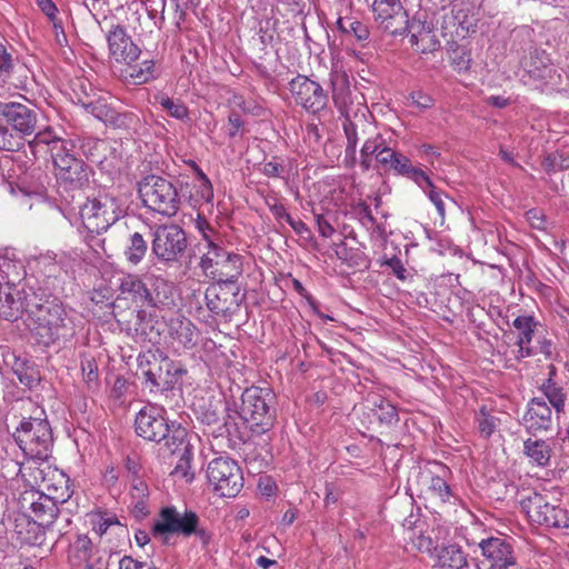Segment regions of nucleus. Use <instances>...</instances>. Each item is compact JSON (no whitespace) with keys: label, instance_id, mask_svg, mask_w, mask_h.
Returning <instances> with one entry per match:
<instances>
[{"label":"nucleus","instance_id":"obj_1","mask_svg":"<svg viewBox=\"0 0 569 569\" xmlns=\"http://www.w3.org/2000/svg\"><path fill=\"white\" fill-rule=\"evenodd\" d=\"M23 299L24 322L39 345L49 347L74 336V321L62 303L54 299H43L31 288Z\"/></svg>","mask_w":569,"mask_h":569},{"label":"nucleus","instance_id":"obj_2","mask_svg":"<svg viewBox=\"0 0 569 569\" xmlns=\"http://www.w3.org/2000/svg\"><path fill=\"white\" fill-rule=\"evenodd\" d=\"M29 147L33 154H50L56 177L61 187L67 190H79L89 181L86 163L71 152L73 143L60 138L51 128L39 131Z\"/></svg>","mask_w":569,"mask_h":569},{"label":"nucleus","instance_id":"obj_3","mask_svg":"<svg viewBox=\"0 0 569 569\" xmlns=\"http://www.w3.org/2000/svg\"><path fill=\"white\" fill-rule=\"evenodd\" d=\"M163 408L148 405L137 413L134 419V431L144 440L161 443L159 452H173L183 445L188 431L176 421L169 422L163 416Z\"/></svg>","mask_w":569,"mask_h":569},{"label":"nucleus","instance_id":"obj_4","mask_svg":"<svg viewBox=\"0 0 569 569\" xmlns=\"http://www.w3.org/2000/svg\"><path fill=\"white\" fill-rule=\"evenodd\" d=\"M237 415L252 435L261 436L268 432L276 421V395L270 388H246Z\"/></svg>","mask_w":569,"mask_h":569},{"label":"nucleus","instance_id":"obj_5","mask_svg":"<svg viewBox=\"0 0 569 569\" xmlns=\"http://www.w3.org/2000/svg\"><path fill=\"white\" fill-rule=\"evenodd\" d=\"M13 438L27 459L44 461L51 455L52 429L43 410L23 418L16 428Z\"/></svg>","mask_w":569,"mask_h":569},{"label":"nucleus","instance_id":"obj_6","mask_svg":"<svg viewBox=\"0 0 569 569\" xmlns=\"http://www.w3.org/2000/svg\"><path fill=\"white\" fill-rule=\"evenodd\" d=\"M138 193L148 210L160 216L174 217L181 207L176 181L158 174H148L138 182Z\"/></svg>","mask_w":569,"mask_h":569},{"label":"nucleus","instance_id":"obj_7","mask_svg":"<svg viewBox=\"0 0 569 569\" xmlns=\"http://www.w3.org/2000/svg\"><path fill=\"white\" fill-rule=\"evenodd\" d=\"M202 256L199 266L203 273L220 283H234L242 274V256L229 252L203 232Z\"/></svg>","mask_w":569,"mask_h":569},{"label":"nucleus","instance_id":"obj_8","mask_svg":"<svg viewBox=\"0 0 569 569\" xmlns=\"http://www.w3.org/2000/svg\"><path fill=\"white\" fill-rule=\"evenodd\" d=\"M331 83L332 99L345 117L342 127L347 138L346 154L355 158L358 142L367 136L373 134L376 126L367 119L365 112H355L351 117L347 110H343L349 92L348 80L345 74L336 76Z\"/></svg>","mask_w":569,"mask_h":569},{"label":"nucleus","instance_id":"obj_9","mask_svg":"<svg viewBox=\"0 0 569 569\" xmlns=\"http://www.w3.org/2000/svg\"><path fill=\"white\" fill-rule=\"evenodd\" d=\"M139 368L144 377V386L150 392L167 391L187 373L179 363L161 353H147L139 357Z\"/></svg>","mask_w":569,"mask_h":569},{"label":"nucleus","instance_id":"obj_10","mask_svg":"<svg viewBox=\"0 0 569 569\" xmlns=\"http://www.w3.org/2000/svg\"><path fill=\"white\" fill-rule=\"evenodd\" d=\"M187 248V234L178 224H159L152 230L151 252L166 267L180 263Z\"/></svg>","mask_w":569,"mask_h":569},{"label":"nucleus","instance_id":"obj_11","mask_svg":"<svg viewBox=\"0 0 569 569\" xmlns=\"http://www.w3.org/2000/svg\"><path fill=\"white\" fill-rule=\"evenodd\" d=\"M207 479L220 497L233 498L243 487V476L238 462L230 457L212 459L207 467Z\"/></svg>","mask_w":569,"mask_h":569},{"label":"nucleus","instance_id":"obj_12","mask_svg":"<svg viewBox=\"0 0 569 569\" xmlns=\"http://www.w3.org/2000/svg\"><path fill=\"white\" fill-rule=\"evenodd\" d=\"M124 210L118 203L114 197L108 194L88 199L80 207V217L82 223L88 231L92 233H101L107 231L109 227L116 223L122 216Z\"/></svg>","mask_w":569,"mask_h":569},{"label":"nucleus","instance_id":"obj_13","mask_svg":"<svg viewBox=\"0 0 569 569\" xmlns=\"http://www.w3.org/2000/svg\"><path fill=\"white\" fill-rule=\"evenodd\" d=\"M529 519L548 529H568L569 511L552 503L548 493L532 492L521 501Z\"/></svg>","mask_w":569,"mask_h":569},{"label":"nucleus","instance_id":"obj_14","mask_svg":"<svg viewBox=\"0 0 569 569\" xmlns=\"http://www.w3.org/2000/svg\"><path fill=\"white\" fill-rule=\"evenodd\" d=\"M193 510L186 509L179 512L174 506L160 509L151 526V535L159 538L163 545H169L170 535H181L189 538L192 525L197 518Z\"/></svg>","mask_w":569,"mask_h":569},{"label":"nucleus","instance_id":"obj_15","mask_svg":"<svg viewBox=\"0 0 569 569\" xmlns=\"http://www.w3.org/2000/svg\"><path fill=\"white\" fill-rule=\"evenodd\" d=\"M82 106L88 113L114 130L137 132L141 128V120L138 113L117 109L102 98L82 102Z\"/></svg>","mask_w":569,"mask_h":569},{"label":"nucleus","instance_id":"obj_16","mask_svg":"<svg viewBox=\"0 0 569 569\" xmlns=\"http://www.w3.org/2000/svg\"><path fill=\"white\" fill-rule=\"evenodd\" d=\"M36 498L31 501L30 509L33 513L34 522L38 526L47 528L52 532L62 536L71 525L69 513H64L50 499L49 493H33Z\"/></svg>","mask_w":569,"mask_h":569},{"label":"nucleus","instance_id":"obj_17","mask_svg":"<svg viewBox=\"0 0 569 569\" xmlns=\"http://www.w3.org/2000/svg\"><path fill=\"white\" fill-rule=\"evenodd\" d=\"M378 27L391 36H403L409 29V16L400 0H375L372 4Z\"/></svg>","mask_w":569,"mask_h":569},{"label":"nucleus","instance_id":"obj_18","mask_svg":"<svg viewBox=\"0 0 569 569\" xmlns=\"http://www.w3.org/2000/svg\"><path fill=\"white\" fill-rule=\"evenodd\" d=\"M289 90L297 104L303 107L312 113L323 110L328 102V97L322 87L310 80L306 76L298 74L289 82Z\"/></svg>","mask_w":569,"mask_h":569},{"label":"nucleus","instance_id":"obj_19","mask_svg":"<svg viewBox=\"0 0 569 569\" xmlns=\"http://www.w3.org/2000/svg\"><path fill=\"white\" fill-rule=\"evenodd\" d=\"M478 546L488 562L487 569H513L517 567L513 547L507 538L489 537L482 539Z\"/></svg>","mask_w":569,"mask_h":569},{"label":"nucleus","instance_id":"obj_20","mask_svg":"<svg viewBox=\"0 0 569 569\" xmlns=\"http://www.w3.org/2000/svg\"><path fill=\"white\" fill-rule=\"evenodd\" d=\"M29 73L28 67L13 56V49L0 43V87L24 89Z\"/></svg>","mask_w":569,"mask_h":569},{"label":"nucleus","instance_id":"obj_21","mask_svg":"<svg viewBox=\"0 0 569 569\" xmlns=\"http://www.w3.org/2000/svg\"><path fill=\"white\" fill-rule=\"evenodd\" d=\"M107 41L110 56L117 62L130 64L136 62L141 54L140 48L133 43L121 26H114L109 30Z\"/></svg>","mask_w":569,"mask_h":569},{"label":"nucleus","instance_id":"obj_22","mask_svg":"<svg viewBox=\"0 0 569 569\" xmlns=\"http://www.w3.org/2000/svg\"><path fill=\"white\" fill-rule=\"evenodd\" d=\"M520 423L532 435L551 429L552 412L543 398H532L528 402Z\"/></svg>","mask_w":569,"mask_h":569},{"label":"nucleus","instance_id":"obj_23","mask_svg":"<svg viewBox=\"0 0 569 569\" xmlns=\"http://www.w3.org/2000/svg\"><path fill=\"white\" fill-rule=\"evenodd\" d=\"M3 118L21 137L33 133L37 128V111L21 102L10 101Z\"/></svg>","mask_w":569,"mask_h":569},{"label":"nucleus","instance_id":"obj_24","mask_svg":"<svg viewBox=\"0 0 569 569\" xmlns=\"http://www.w3.org/2000/svg\"><path fill=\"white\" fill-rule=\"evenodd\" d=\"M538 322L533 316H518L512 327L517 331L516 346L518 347L517 359H523L536 355L531 341L537 330Z\"/></svg>","mask_w":569,"mask_h":569},{"label":"nucleus","instance_id":"obj_25","mask_svg":"<svg viewBox=\"0 0 569 569\" xmlns=\"http://www.w3.org/2000/svg\"><path fill=\"white\" fill-rule=\"evenodd\" d=\"M118 290L124 298H130L134 302L148 306L156 305L150 290L138 274H123L119 279Z\"/></svg>","mask_w":569,"mask_h":569},{"label":"nucleus","instance_id":"obj_26","mask_svg":"<svg viewBox=\"0 0 569 569\" xmlns=\"http://www.w3.org/2000/svg\"><path fill=\"white\" fill-rule=\"evenodd\" d=\"M446 21L455 28L457 37L465 38L469 32L476 31L478 18L469 3L460 2L453 4L451 14Z\"/></svg>","mask_w":569,"mask_h":569},{"label":"nucleus","instance_id":"obj_27","mask_svg":"<svg viewBox=\"0 0 569 569\" xmlns=\"http://www.w3.org/2000/svg\"><path fill=\"white\" fill-rule=\"evenodd\" d=\"M367 402L371 405L368 408V417L372 416L375 418V420H370L371 425L390 428L398 423V410L390 401L376 395L372 398L368 397Z\"/></svg>","mask_w":569,"mask_h":569},{"label":"nucleus","instance_id":"obj_28","mask_svg":"<svg viewBox=\"0 0 569 569\" xmlns=\"http://www.w3.org/2000/svg\"><path fill=\"white\" fill-rule=\"evenodd\" d=\"M549 377L541 385V391L548 399L549 403L553 407L557 417L566 412V405L569 401V388L565 389L562 386L555 381L556 367L550 365Z\"/></svg>","mask_w":569,"mask_h":569},{"label":"nucleus","instance_id":"obj_29","mask_svg":"<svg viewBox=\"0 0 569 569\" xmlns=\"http://www.w3.org/2000/svg\"><path fill=\"white\" fill-rule=\"evenodd\" d=\"M437 567L439 569H478V565L471 568L468 556L457 545L442 547L437 553Z\"/></svg>","mask_w":569,"mask_h":569},{"label":"nucleus","instance_id":"obj_30","mask_svg":"<svg viewBox=\"0 0 569 569\" xmlns=\"http://www.w3.org/2000/svg\"><path fill=\"white\" fill-rule=\"evenodd\" d=\"M194 170L196 181L192 187L193 190L189 193V203L193 208L202 203H209L213 198V188L208 177L197 164H194Z\"/></svg>","mask_w":569,"mask_h":569},{"label":"nucleus","instance_id":"obj_31","mask_svg":"<svg viewBox=\"0 0 569 569\" xmlns=\"http://www.w3.org/2000/svg\"><path fill=\"white\" fill-rule=\"evenodd\" d=\"M99 549L94 548L89 537L79 535L70 545L68 559L73 569H81L84 560L89 556L97 553Z\"/></svg>","mask_w":569,"mask_h":569},{"label":"nucleus","instance_id":"obj_32","mask_svg":"<svg viewBox=\"0 0 569 569\" xmlns=\"http://www.w3.org/2000/svg\"><path fill=\"white\" fill-rule=\"evenodd\" d=\"M24 269L21 262L13 261L7 257H0V280L7 289L22 288L21 281L24 277Z\"/></svg>","mask_w":569,"mask_h":569},{"label":"nucleus","instance_id":"obj_33","mask_svg":"<svg viewBox=\"0 0 569 569\" xmlns=\"http://www.w3.org/2000/svg\"><path fill=\"white\" fill-rule=\"evenodd\" d=\"M126 78L134 84L148 83L158 78L159 73L153 60H143L141 63L127 64Z\"/></svg>","mask_w":569,"mask_h":569},{"label":"nucleus","instance_id":"obj_34","mask_svg":"<svg viewBox=\"0 0 569 569\" xmlns=\"http://www.w3.org/2000/svg\"><path fill=\"white\" fill-rule=\"evenodd\" d=\"M176 453H180V457L172 473L183 477L187 481H191L193 479V475L190 473V467L193 453L187 437L184 438L183 445L177 448L173 452L166 451V448L160 452L163 457L173 456Z\"/></svg>","mask_w":569,"mask_h":569},{"label":"nucleus","instance_id":"obj_35","mask_svg":"<svg viewBox=\"0 0 569 569\" xmlns=\"http://www.w3.org/2000/svg\"><path fill=\"white\" fill-rule=\"evenodd\" d=\"M12 371L19 382L28 390L34 389L41 381L40 371L33 363L28 361L16 360Z\"/></svg>","mask_w":569,"mask_h":569},{"label":"nucleus","instance_id":"obj_36","mask_svg":"<svg viewBox=\"0 0 569 569\" xmlns=\"http://www.w3.org/2000/svg\"><path fill=\"white\" fill-rule=\"evenodd\" d=\"M390 169L423 188L422 180H427V173L422 169L412 166L411 160L407 156L399 153Z\"/></svg>","mask_w":569,"mask_h":569},{"label":"nucleus","instance_id":"obj_37","mask_svg":"<svg viewBox=\"0 0 569 569\" xmlns=\"http://www.w3.org/2000/svg\"><path fill=\"white\" fill-rule=\"evenodd\" d=\"M148 252V241L139 232L129 236L123 254L126 260L132 264H139Z\"/></svg>","mask_w":569,"mask_h":569},{"label":"nucleus","instance_id":"obj_38","mask_svg":"<svg viewBox=\"0 0 569 569\" xmlns=\"http://www.w3.org/2000/svg\"><path fill=\"white\" fill-rule=\"evenodd\" d=\"M525 455L538 466H547L551 457V448L547 441L528 439L523 442Z\"/></svg>","mask_w":569,"mask_h":569},{"label":"nucleus","instance_id":"obj_39","mask_svg":"<svg viewBox=\"0 0 569 569\" xmlns=\"http://www.w3.org/2000/svg\"><path fill=\"white\" fill-rule=\"evenodd\" d=\"M223 295H226V292H223V289L220 286H210L206 289V306L211 312L216 315H224L228 311L227 298H223Z\"/></svg>","mask_w":569,"mask_h":569},{"label":"nucleus","instance_id":"obj_40","mask_svg":"<svg viewBox=\"0 0 569 569\" xmlns=\"http://www.w3.org/2000/svg\"><path fill=\"white\" fill-rule=\"evenodd\" d=\"M269 209L277 220H284L289 223L297 234L301 237L306 233L310 234L308 226L302 220H295L282 203H273L269 206Z\"/></svg>","mask_w":569,"mask_h":569},{"label":"nucleus","instance_id":"obj_41","mask_svg":"<svg viewBox=\"0 0 569 569\" xmlns=\"http://www.w3.org/2000/svg\"><path fill=\"white\" fill-rule=\"evenodd\" d=\"M156 101L168 114L178 120H184L189 116L187 106L180 100H174L164 93L156 96Z\"/></svg>","mask_w":569,"mask_h":569},{"label":"nucleus","instance_id":"obj_42","mask_svg":"<svg viewBox=\"0 0 569 569\" xmlns=\"http://www.w3.org/2000/svg\"><path fill=\"white\" fill-rule=\"evenodd\" d=\"M523 73L521 76V80L525 84H535L536 82L543 81L548 74L550 73V69L545 66L542 62L538 66L528 61L526 58L522 61Z\"/></svg>","mask_w":569,"mask_h":569},{"label":"nucleus","instance_id":"obj_43","mask_svg":"<svg viewBox=\"0 0 569 569\" xmlns=\"http://www.w3.org/2000/svg\"><path fill=\"white\" fill-rule=\"evenodd\" d=\"M422 191L428 196L429 200L435 204L439 216L443 219L446 214L443 198L447 197V194L437 188L428 176L427 180H422Z\"/></svg>","mask_w":569,"mask_h":569},{"label":"nucleus","instance_id":"obj_44","mask_svg":"<svg viewBox=\"0 0 569 569\" xmlns=\"http://www.w3.org/2000/svg\"><path fill=\"white\" fill-rule=\"evenodd\" d=\"M22 146V137L8 126L0 123V150L18 151Z\"/></svg>","mask_w":569,"mask_h":569},{"label":"nucleus","instance_id":"obj_45","mask_svg":"<svg viewBox=\"0 0 569 569\" xmlns=\"http://www.w3.org/2000/svg\"><path fill=\"white\" fill-rule=\"evenodd\" d=\"M478 429L482 437L489 438L496 430L499 419L490 415L485 407H482L476 416Z\"/></svg>","mask_w":569,"mask_h":569},{"label":"nucleus","instance_id":"obj_46","mask_svg":"<svg viewBox=\"0 0 569 569\" xmlns=\"http://www.w3.org/2000/svg\"><path fill=\"white\" fill-rule=\"evenodd\" d=\"M196 328L190 321L180 322L177 329V339L184 349H191L196 346Z\"/></svg>","mask_w":569,"mask_h":569},{"label":"nucleus","instance_id":"obj_47","mask_svg":"<svg viewBox=\"0 0 569 569\" xmlns=\"http://www.w3.org/2000/svg\"><path fill=\"white\" fill-rule=\"evenodd\" d=\"M336 256L340 261L346 263L348 267H358L361 264L360 260L362 259V253L349 249L346 242L343 241L337 244Z\"/></svg>","mask_w":569,"mask_h":569},{"label":"nucleus","instance_id":"obj_48","mask_svg":"<svg viewBox=\"0 0 569 569\" xmlns=\"http://www.w3.org/2000/svg\"><path fill=\"white\" fill-rule=\"evenodd\" d=\"M385 144V139L376 130L373 134H369L365 138V143L360 150L361 158H369L372 154L377 156L378 151H380Z\"/></svg>","mask_w":569,"mask_h":569},{"label":"nucleus","instance_id":"obj_49","mask_svg":"<svg viewBox=\"0 0 569 569\" xmlns=\"http://www.w3.org/2000/svg\"><path fill=\"white\" fill-rule=\"evenodd\" d=\"M422 37L417 39V42H411L416 50L421 53L433 52L440 48V41L437 39L432 31L422 32Z\"/></svg>","mask_w":569,"mask_h":569},{"label":"nucleus","instance_id":"obj_50","mask_svg":"<svg viewBox=\"0 0 569 569\" xmlns=\"http://www.w3.org/2000/svg\"><path fill=\"white\" fill-rule=\"evenodd\" d=\"M429 490L442 502H446L452 496L449 485L441 476H430Z\"/></svg>","mask_w":569,"mask_h":569},{"label":"nucleus","instance_id":"obj_51","mask_svg":"<svg viewBox=\"0 0 569 569\" xmlns=\"http://www.w3.org/2000/svg\"><path fill=\"white\" fill-rule=\"evenodd\" d=\"M542 166L546 172L556 173L569 168V158L562 154L551 153L543 159Z\"/></svg>","mask_w":569,"mask_h":569},{"label":"nucleus","instance_id":"obj_52","mask_svg":"<svg viewBox=\"0 0 569 569\" xmlns=\"http://www.w3.org/2000/svg\"><path fill=\"white\" fill-rule=\"evenodd\" d=\"M432 30L431 23L427 22L422 17L416 16L411 21L409 20V29L407 32L411 33L410 42H417V39L422 37V32Z\"/></svg>","mask_w":569,"mask_h":569},{"label":"nucleus","instance_id":"obj_53","mask_svg":"<svg viewBox=\"0 0 569 569\" xmlns=\"http://www.w3.org/2000/svg\"><path fill=\"white\" fill-rule=\"evenodd\" d=\"M194 536L202 546V549L207 550L210 542L212 541V532L201 525L199 516H197L192 530L189 532V537Z\"/></svg>","mask_w":569,"mask_h":569},{"label":"nucleus","instance_id":"obj_54","mask_svg":"<svg viewBox=\"0 0 569 569\" xmlns=\"http://www.w3.org/2000/svg\"><path fill=\"white\" fill-rule=\"evenodd\" d=\"M471 54L465 49L453 51L452 66L458 72H467L471 67Z\"/></svg>","mask_w":569,"mask_h":569},{"label":"nucleus","instance_id":"obj_55","mask_svg":"<svg viewBox=\"0 0 569 569\" xmlns=\"http://www.w3.org/2000/svg\"><path fill=\"white\" fill-rule=\"evenodd\" d=\"M260 171L268 178H281L286 171L284 164L282 162L273 160L263 162L261 164Z\"/></svg>","mask_w":569,"mask_h":569},{"label":"nucleus","instance_id":"obj_56","mask_svg":"<svg viewBox=\"0 0 569 569\" xmlns=\"http://www.w3.org/2000/svg\"><path fill=\"white\" fill-rule=\"evenodd\" d=\"M81 369L84 381L91 386L98 382V366L93 359H84L81 361Z\"/></svg>","mask_w":569,"mask_h":569},{"label":"nucleus","instance_id":"obj_57","mask_svg":"<svg viewBox=\"0 0 569 569\" xmlns=\"http://www.w3.org/2000/svg\"><path fill=\"white\" fill-rule=\"evenodd\" d=\"M407 99L420 110L430 109L435 104V100L421 90L411 92Z\"/></svg>","mask_w":569,"mask_h":569},{"label":"nucleus","instance_id":"obj_58","mask_svg":"<svg viewBox=\"0 0 569 569\" xmlns=\"http://www.w3.org/2000/svg\"><path fill=\"white\" fill-rule=\"evenodd\" d=\"M410 539L413 547L420 552L431 553L433 550H436V546L429 536H423L420 533L416 537H411Z\"/></svg>","mask_w":569,"mask_h":569},{"label":"nucleus","instance_id":"obj_59","mask_svg":"<svg viewBox=\"0 0 569 569\" xmlns=\"http://www.w3.org/2000/svg\"><path fill=\"white\" fill-rule=\"evenodd\" d=\"M131 497L132 499H146L149 495L147 483L141 477L131 478Z\"/></svg>","mask_w":569,"mask_h":569},{"label":"nucleus","instance_id":"obj_60","mask_svg":"<svg viewBox=\"0 0 569 569\" xmlns=\"http://www.w3.org/2000/svg\"><path fill=\"white\" fill-rule=\"evenodd\" d=\"M398 154H399V152L395 151L393 149H391L385 144L381 148V150L378 151L376 159L381 166L390 169V167L395 162V159L398 157Z\"/></svg>","mask_w":569,"mask_h":569},{"label":"nucleus","instance_id":"obj_61","mask_svg":"<svg viewBox=\"0 0 569 569\" xmlns=\"http://www.w3.org/2000/svg\"><path fill=\"white\" fill-rule=\"evenodd\" d=\"M383 266H388L392 272L396 274V277L400 280H405L406 279V273H407V270L406 268L403 267L402 264V261L400 260V258H398L397 256H393L389 259H386L383 262H382Z\"/></svg>","mask_w":569,"mask_h":569},{"label":"nucleus","instance_id":"obj_62","mask_svg":"<svg viewBox=\"0 0 569 569\" xmlns=\"http://www.w3.org/2000/svg\"><path fill=\"white\" fill-rule=\"evenodd\" d=\"M64 487L60 490L58 488H54V493L50 495V499L58 506L66 503L72 495V491L70 490V487L68 485L69 479H64Z\"/></svg>","mask_w":569,"mask_h":569},{"label":"nucleus","instance_id":"obj_63","mask_svg":"<svg viewBox=\"0 0 569 569\" xmlns=\"http://www.w3.org/2000/svg\"><path fill=\"white\" fill-rule=\"evenodd\" d=\"M81 569H107V562L104 561L101 552L98 551L84 560V565L81 567Z\"/></svg>","mask_w":569,"mask_h":569},{"label":"nucleus","instance_id":"obj_64","mask_svg":"<svg viewBox=\"0 0 569 569\" xmlns=\"http://www.w3.org/2000/svg\"><path fill=\"white\" fill-rule=\"evenodd\" d=\"M348 32H352L353 36L359 40V41H365L369 38V29L368 27L360 22V21H351L349 23V31Z\"/></svg>","mask_w":569,"mask_h":569}]
</instances>
